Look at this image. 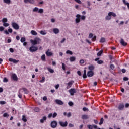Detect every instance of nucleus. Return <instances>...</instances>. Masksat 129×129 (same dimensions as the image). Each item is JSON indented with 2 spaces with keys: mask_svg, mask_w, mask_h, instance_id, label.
<instances>
[{
  "mask_svg": "<svg viewBox=\"0 0 129 129\" xmlns=\"http://www.w3.org/2000/svg\"><path fill=\"white\" fill-rule=\"evenodd\" d=\"M9 61H10V62H13V63H14L15 64H17V63L19 62V60H17L16 59H13L12 58H10L9 59Z\"/></svg>",
  "mask_w": 129,
  "mask_h": 129,
  "instance_id": "13",
  "label": "nucleus"
},
{
  "mask_svg": "<svg viewBox=\"0 0 129 129\" xmlns=\"http://www.w3.org/2000/svg\"><path fill=\"white\" fill-rule=\"evenodd\" d=\"M9 51L11 53H14V49H13V48H10Z\"/></svg>",
  "mask_w": 129,
  "mask_h": 129,
  "instance_id": "55",
  "label": "nucleus"
},
{
  "mask_svg": "<svg viewBox=\"0 0 129 129\" xmlns=\"http://www.w3.org/2000/svg\"><path fill=\"white\" fill-rule=\"evenodd\" d=\"M110 68H111V69H112V70H113L114 69V68H115V67L113 65V64H110Z\"/></svg>",
  "mask_w": 129,
  "mask_h": 129,
  "instance_id": "45",
  "label": "nucleus"
},
{
  "mask_svg": "<svg viewBox=\"0 0 129 129\" xmlns=\"http://www.w3.org/2000/svg\"><path fill=\"white\" fill-rule=\"evenodd\" d=\"M18 97H19V98H22V94H21L20 92H19Z\"/></svg>",
  "mask_w": 129,
  "mask_h": 129,
  "instance_id": "62",
  "label": "nucleus"
},
{
  "mask_svg": "<svg viewBox=\"0 0 129 129\" xmlns=\"http://www.w3.org/2000/svg\"><path fill=\"white\" fill-rule=\"evenodd\" d=\"M87 76L86 75V68H85V70H84V73L83 75V78L85 79L87 78Z\"/></svg>",
  "mask_w": 129,
  "mask_h": 129,
  "instance_id": "25",
  "label": "nucleus"
},
{
  "mask_svg": "<svg viewBox=\"0 0 129 129\" xmlns=\"http://www.w3.org/2000/svg\"><path fill=\"white\" fill-rule=\"evenodd\" d=\"M80 64H84V60L81 59L80 60Z\"/></svg>",
  "mask_w": 129,
  "mask_h": 129,
  "instance_id": "59",
  "label": "nucleus"
},
{
  "mask_svg": "<svg viewBox=\"0 0 129 129\" xmlns=\"http://www.w3.org/2000/svg\"><path fill=\"white\" fill-rule=\"evenodd\" d=\"M34 40H36V42L37 43V45H39V44H40V43H41V41H42L41 38H40L39 37H35L34 38Z\"/></svg>",
  "mask_w": 129,
  "mask_h": 129,
  "instance_id": "16",
  "label": "nucleus"
},
{
  "mask_svg": "<svg viewBox=\"0 0 129 129\" xmlns=\"http://www.w3.org/2000/svg\"><path fill=\"white\" fill-rule=\"evenodd\" d=\"M69 92L70 93L71 95L73 96L74 94L76 93V89L72 88L69 90Z\"/></svg>",
  "mask_w": 129,
  "mask_h": 129,
  "instance_id": "6",
  "label": "nucleus"
},
{
  "mask_svg": "<svg viewBox=\"0 0 129 129\" xmlns=\"http://www.w3.org/2000/svg\"><path fill=\"white\" fill-rule=\"evenodd\" d=\"M53 32L54 34L57 35V34H59V33H60V30L58 28H53Z\"/></svg>",
  "mask_w": 129,
  "mask_h": 129,
  "instance_id": "14",
  "label": "nucleus"
},
{
  "mask_svg": "<svg viewBox=\"0 0 129 129\" xmlns=\"http://www.w3.org/2000/svg\"><path fill=\"white\" fill-rule=\"evenodd\" d=\"M38 47L37 46H35L34 45H32L30 48H29V51L30 52H36V51H38Z\"/></svg>",
  "mask_w": 129,
  "mask_h": 129,
  "instance_id": "4",
  "label": "nucleus"
},
{
  "mask_svg": "<svg viewBox=\"0 0 129 129\" xmlns=\"http://www.w3.org/2000/svg\"><path fill=\"white\" fill-rule=\"evenodd\" d=\"M11 26L13 29L15 30H19L20 29V26H19V24H18L17 23L14 22H11Z\"/></svg>",
  "mask_w": 129,
  "mask_h": 129,
  "instance_id": "3",
  "label": "nucleus"
},
{
  "mask_svg": "<svg viewBox=\"0 0 129 129\" xmlns=\"http://www.w3.org/2000/svg\"><path fill=\"white\" fill-rule=\"evenodd\" d=\"M55 103L59 105H63L64 104V103L61 100L59 99L55 100Z\"/></svg>",
  "mask_w": 129,
  "mask_h": 129,
  "instance_id": "10",
  "label": "nucleus"
},
{
  "mask_svg": "<svg viewBox=\"0 0 129 129\" xmlns=\"http://www.w3.org/2000/svg\"><path fill=\"white\" fill-rule=\"evenodd\" d=\"M66 54H70V55H72L73 54V52L70 50H67L66 51Z\"/></svg>",
  "mask_w": 129,
  "mask_h": 129,
  "instance_id": "38",
  "label": "nucleus"
},
{
  "mask_svg": "<svg viewBox=\"0 0 129 129\" xmlns=\"http://www.w3.org/2000/svg\"><path fill=\"white\" fill-rule=\"evenodd\" d=\"M9 116H10V115H9V114H8V113H4L3 114L4 117H7V118H8V117H9Z\"/></svg>",
  "mask_w": 129,
  "mask_h": 129,
  "instance_id": "35",
  "label": "nucleus"
},
{
  "mask_svg": "<svg viewBox=\"0 0 129 129\" xmlns=\"http://www.w3.org/2000/svg\"><path fill=\"white\" fill-rule=\"evenodd\" d=\"M102 53H103V50H101V51H100L99 52H98L97 53V56L98 57H100V56H101V54H102Z\"/></svg>",
  "mask_w": 129,
  "mask_h": 129,
  "instance_id": "33",
  "label": "nucleus"
},
{
  "mask_svg": "<svg viewBox=\"0 0 129 129\" xmlns=\"http://www.w3.org/2000/svg\"><path fill=\"white\" fill-rule=\"evenodd\" d=\"M105 20H106V21H109L110 20H111V17L110 16L109 13H108V15L105 17Z\"/></svg>",
  "mask_w": 129,
  "mask_h": 129,
  "instance_id": "22",
  "label": "nucleus"
},
{
  "mask_svg": "<svg viewBox=\"0 0 129 129\" xmlns=\"http://www.w3.org/2000/svg\"><path fill=\"white\" fill-rule=\"evenodd\" d=\"M94 75V73L92 71H90L87 72V76L88 77H92Z\"/></svg>",
  "mask_w": 129,
  "mask_h": 129,
  "instance_id": "9",
  "label": "nucleus"
},
{
  "mask_svg": "<svg viewBox=\"0 0 129 129\" xmlns=\"http://www.w3.org/2000/svg\"><path fill=\"white\" fill-rule=\"evenodd\" d=\"M82 118L83 119H85V120L88 119V118H89V116L88 115H85V114L82 115Z\"/></svg>",
  "mask_w": 129,
  "mask_h": 129,
  "instance_id": "21",
  "label": "nucleus"
},
{
  "mask_svg": "<svg viewBox=\"0 0 129 129\" xmlns=\"http://www.w3.org/2000/svg\"><path fill=\"white\" fill-rule=\"evenodd\" d=\"M3 82H8V79H7V78H4L3 79Z\"/></svg>",
  "mask_w": 129,
  "mask_h": 129,
  "instance_id": "60",
  "label": "nucleus"
},
{
  "mask_svg": "<svg viewBox=\"0 0 129 129\" xmlns=\"http://www.w3.org/2000/svg\"><path fill=\"white\" fill-rule=\"evenodd\" d=\"M22 90L23 91H24V93H28V90H27V89L25 88H22Z\"/></svg>",
  "mask_w": 129,
  "mask_h": 129,
  "instance_id": "43",
  "label": "nucleus"
},
{
  "mask_svg": "<svg viewBox=\"0 0 129 129\" xmlns=\"http://www.w3.org/2000/svg\"><path fill=\"white\" fill-rule=\"evenodd\" d=\"M96 40V36H94V37H92V41L94 42Z\"/></svg>",
  "mask_w": 129,
  "mask_h": 129,
  "instance_id": "51",
  "label": "nucleus"
},
{
  "mask_svg": "<svg viewBox=\"0 0 129 129\" xmlns=\"http://www.w3.org/2000/svg\"><path fill=\"white\" fill-rule=\"evenodd\" d=\"M28 2L33 4V3H34V0H24V3L26 4H27Z\"/></svg>",
  "mask_w": 129,
  "mask_h": 129,
  "instance_id": "30",
  "label": "nucleus"
},
{
  "mask_svg": "<svg viewBox=\"0 0 129 129\" xmlns=\"http://www.w3.org/2000/svg\"><path fill=\"white\" fill-rule=\"evenodd\" d=\"M61 64H62V68L63 70L65 71L66 70L65 63L61 62Z\"/></svg>",
  "mask_w": 129,
  "mask_h": 129,
  "instance_id": "47",
  "label": "nucleus"
},
{
  "mask_svg": "<svg viewBox=\"0 0 129 129\" xmlns=\"http://www.w3.org/2000/svg\"><path fill=\"white\" fill-rule=\"evenodd\" d=\"M12 78L15 81H17V80H18V77L17 76V75H16V74H13L12 75Z\"/></svg>",
  "mask_w": 129,
  "mask_h": 129,
  "instance_id": "15",
  "label": "nucleus"
},
{
  "mask_svg": "<svg viewBox=\"0 0 129 129\" xmlns=\"http://www.w3.org/2000/svg\"><path fill=\"white\" fill-rule=\"evenodd\" d=\"M45 79L44 77H42L41 80L39 81L41 83H44L45 82Z\"/></svg>",
  "mask_w": 129,
  "mask_h": 129,
  "instance_id": "36",
  "label": "nucleus"
},
{
  "mask_svg": "<svg viewBox=\"0 0 129 129\" xmlns=\"http://www.w3.org/2000/svg\"><path fill=\"white\" fill-rule=\"evenodd\" d=\"M41 59L42 61L45 62V61H46V55L45 54H43L41 57Z\"/></svg>",
  "mask_w": 129,
  "mask_h": 129,
  "instance_id": "27",
  "label": "nucleus"
},
{
  "mask_svg": "<svg viewBox=\"0 0 129 129\" xmlns=\"http://www.w3.org/2000/svg\"><path fill=\"white\" fill-rule=\"evenodd\" d=\"M92 37H93V34L92 33H90L88 38L91 39V38H93Z\"/></svg>",
  "mask_w": 129,
  "mask_h": 129,
  "instance_id": "50",
  "label": "nucleus"
},
{
  "mask_svg": "<svg viewBox=\"0 0 129 129\" xmlns=\"http://www.w3.org/2000/svg\"><path fill=\"white\" fill-rule=\"evenodd\" d=\"M87 127L89 129H93V125H87Z\"/></svg>",
  "mask_w": 129,
  "mask_h": 129,
  "instance_id": "46",
  "label": "nucleus"
},
{
  "mask_svg": "<svg viewBox=\"0 0 129 129\" xmlns=\"http://www.w3.org/2000/svg\"><path fill=\"white\" fill-rule=\"evenodd\" d=\"M97 63H98V64H102V63H103V61H102V60H98Z\"/></svg>",
  "mask_w": 129,
  "mask_h": 129,
  "instance_id": "57",
  "label": "nucleus"
},
{
  "mask_svg": "<svg viewBox=\"0 0 129 129\" xmlns=\"http://www.w3.org/2000/svg\"><path fill=\"white\" fill-rule=\"evenodd\" d=\"M120 43L122 45V46H126V45H127V43L125 42L124 41V40H123V39L122 38L121 39Z\"/></svg>",
  "mask_w": 129,
  "mask_h": 129,
  "instance_id": "11",
  "label": "nucleus"
},
{
  "mask_svg": "<svg viewBox=\"0 0 129 129\" xmlns=\"http://www.w3.org/2000/svg\"><path fill=\"white\" fill-rule=\"evenodd\" d=\"M85 19H86V17H85V16H81L78 14L76 16L75 23L76 24H79V23H80L81 20H82V21H84Z\"/></svg>",
  "mask_w": 129,
  "mask_h": 129,
  "instance_id": "1",
  "label": "nucleus"
},
{
  "mask_svg": "<svg viewBox=\"0 0 129 129\" xmlns=\"http://www.w3.org/2000/svg\"><path fill=\"white\" fill-rule=\"evenodd\" d=\"M3 3L7 5H10V4H11V0H3Z\"/></svg>",
  "mask_w": 129,
  "mask_h": 129,
  "instance_id": "28",
  "label": "nucleus"
},
{
  "mask_svg": "<svg viewBox=\"0 0 129 129\" xmlns=\"http://www.w3.org/2000/svg\"><path fill=\"white\" fill-rule=\"evenodd\" d=\"M30 33L32 36H37L38 35V33L35 30H31Z\"/></svg>",
  "mask_w": 129,
  "mask_h": 129,
  "instance_id": "19",
  "label": "nucleus"
},
{
  "mask_svg": "<svg viewBox=\"0 0 129 129\" xmlns=\"http://www.w3.org/2000/svg\"><path fill=\"white\" fill-rule=\"evenodd\" d=\"M74 83V81H70L67 84V86L66 87L67 89H69L72 86L73 84Z\"/></svg>",
  "mask_w": 129,
  "mask_h": 129,
  "instance_id": "5",
  "label": "nucleus"
},
{
  "mask_svg": "<svg viewBox=\"0 0 129 129\" xmlns=\"http://www.w3.org/2000/svg\"><path fill=\"white\" fill-rule=\"evenodd\" d=\"M51 126L52 128H55L57 127V121H53L51 122Z\"/></svg>",
  "mask_w": 129,
  "mask_h": 129,
  "instance_id": "8",
  "label": "nucleus"
},
{
  "mask_svg": "<svg viewBox=\"0 0 129 129\" xmlns=\"http://www.w3.org/2000/svg\"><path fill=\"white\" fill-rule=\"evenodd\" d=\"M59 123L61 126L62 127H66V126H67V125L68 124V123L67 121H66L65 122L59 121Z\"/></svg>",
  "mask_w": 129,
  "mask_h": 129,
  "instance_id": "7",
  "label": "nucleus"
},
{
  "mask_svg": "<svg viewBox=\"0 0 129 129\" xmlns=\"http://www.w3.org/2000/svg\"><path fill=\"white\" fill-rule=\"evenodd\" d=\"M68 104H69V105L70 106H72L73 105V102H69L68 103Z\"/></svg>",
  "mask_w": 129,
  "mask_h": 129,
  "instance_id": "56",
  "label": "nucleus"
},
{
  "mask_svg": "<svg viewBox=\"0 0 129 129\" xmlns=\"http://www.w3.org/2000/svg\"><path fill=\"white\" fill-rule=\"evenodd\" d=\"M39 34H40V35H42L43 36H45V35H47V32L46 30H41L39 31Z\"/></svg>",
  "mask_w": 129,
  "mask_h": 129,
  "instance_id": "17",
  "label": "nucleus"
},
{
  "mask_svg": "<svg viewBox=\"0 0 129 129\" xmlns=\"http://www.w3.org/2000/svg\"><path fill=\"white\" fill-rule=\"evenodd\" d=\"M33 12H37L38 14H43V13H44V9L42 8L39 9L38 7H35L33 9Z\"/></svg>",
  "mask_w": 129,
  "mask_h": 129,
  "instance_id": "2",
  "label": "nucleus"
},
{
  "mask_svg": "<svg viewBox=\"0 0 129 129\" xmlns=\"http://www.w3.org/2000/svg\"><path fill=\"white\" fill-rule=\"evenodd\" d=\"M45 54L47 57H51V56H53V53L50 52L49 50L46 51Z\"/></svg>",
  "mask_w": 129,
  "mask_h": 129,
  "instance_id": "12",
  "label": "nucleus"
},
{
  "mask_svg": "<svg viewBox=\"0 0 129 129\" xmlns=\"http://www.w3.org/2000/svg\"><path fill=\"white\" fill-rule=\"evenodd\" d=\"M109 14H110V16L111 17H113L114 18H115L116 17V14L114 12H109Z\"/></svg>",
  "mask_w": 129,
  "mask_h": 129,
  "instance_id": "20",
  "label": "nucleus"
},
{
  "mask_svg": "<svg viewBox=\"0 0 129 129\" xmlns=\"http://www.w3.org/2000/svg\"><path fill=\"white\" fill-rule=\"evenodd\" d=\"M76 60V58L75 56H71L70 57V62H74Z\"/></svg>",
  "mask_w": 129,
  "mask_h": 129,
  "instance_id": "26",
  "label": "nucleus"
},
{
  "mask_svg": "<svg viewBox=\"0 0 129 129\" xmlns=\"http://www.w3.org/2000/svg\"><path fill=\"white\" fill-rule=\"evenodd\" d=\"M5 30V28L3 26H0V32H2V31H4Z\"/></svg>",
  "mask_w": 129,
  "mask_h": 129,
  "instance_id": "54",
  "label": "nucleus"
},
{
  "mask_svg": "<svg viewBox=\"0 0 129 129\" xmlns=\"http://www.w3.org/2000/svg\"><path fill=\"white\" fill-rule=\"evenodd\" d=\"M46 119L47 117L46 116H44L42 119H40V122L41 123H44V121H46Z\"/></svg>",
  "mask_w": 129,
  "mask_h": 129,
  "instance_id": "23",
  "label": "nucleus"
},
{
  "mask_svg": "<svg viewBox=\"0 0 129 129\" xmlns=\"http://www.w3.org/2000/svg\"><path fill=\"white\" fill-rule=\"evenodd\" d=\"M59 87H60V85L57 84V85H55V89H58Z\"/></svg>",
  "mask_w": 129,
  "mask_h": 129,
  "instance_id": "58",
  "label": "nucleus"
},
{
  "mask_svg": "<svg viewBox=\"0 0 129 129\" xmlns=\"http://www.w3.org/2000/svg\"><path fill=\"white\" fill-rule=\"evenodd\" d=\"M52 116H53V114L52 113H50L48 115V118H51V117H52Z\"/></svg>",
  "mask_w": 129,
  "mask_h": 129,
  "instance_id": "53",
  "label": "nucleus"
},
{
  "mask_svg": "<svg viewBox=\"0 0 129 129\" xmlns=\"http://www.w3.org/2000/svg\"><path fill=\"white\" fill-rule=\"evenodd\" d=\"M22 120L24 122H27V118H26V116H25V115H23L22 116Z\"/></svg>",
  "mask_w": 129,
  "mask_h": 129,
  "instance_id": "37",
  "label": "nucleus"
},
{
  "mask_svg": "<svg viewBox=\"0 0 129 129\" xmlns=\"http://www.w3.org/2000/svg\"><path fill=\"white\" fill-rule=\"evenodd\" d=\"M47 99H48V98L46 96L43 97V100H44V101H46Z\"/></svg>",
  "mask_w": 129,
  "mask_h": 129,
  "instance_id": "64",
  "label": "nucleus"
},
{
  "mask_svg": "<svg viewBox=\"0 0 129 129\" xmlns=\"http://www.w3.org/2000/svg\"><path fill=\"white\" fill-rule=\"evenodd\" d=\"M78 4H81V1L80 0H75Z\"/></svg>",
  "mask_w": 129,
  "mask_h": 129,
  "instance_id": "63",
  "label": "nucleus"
},
{
  "mask_svg": "<svg viewBox=\"0 0 129 129\" xmlns=\"http://www.w3.org/2000/svg\"><path fill=\"white\" fill-rule=\"evenodd\" d=\"M3 26L4 27H9V26H10V24L7 23V22H5L4 23H3Z\"/></svg>",
  "mask_w": 129,
  "mask_h": 129,
  "instance_id": "41",
  "label": "nucleus"
},
{
  "mask_svg": "<svg viewBox=\"0 0 129 129\" xmlns=\"http://www.w3.org/2000/svg\"><path fill=\"white\" fill-rule=\"evenodd\" d=\"M0 104L1 105H4V104H6V102L4 101H0Z\"/></svg>",
  "mask_w": 129,
  "mask_h": 129,
  "instance_id": "48",
  "label": "nucleus"
},
{
  "mask_svg": "<svg viewBox=\"0 0 129 129\" xmlns=\"http://www.w3.org/2000/svg\"><path fill=\"white\" fill-rule=\"evenodd\" d=\"M104 120L103 119V118H101L99 124L100 125H101V124H102L103 123Z\"/></svg>",
  "mask_w": 129,
  "mask_h": 129,
  "instance_id": "42",
  "label": "nucleus"
},
{
  "mask_svg": "<svg viewBox=\"0 0 129 129\" xmlns=\"http://www.w3.org/2000/svg\"><path fill=\"white\" fill-rule=\"evenodd\" d=\"M20 41H21V43H24V42H25L26 41V38L24 37H22L20 39Z\"/></svg>",
  "mask_w": 129,
  "mask_h": 129,
  "instance_id": "40",
  "label": "nucleus"
},
{
  "mask_svg": "<svg viewBox=\"0 0 129 129\" xmlns=\"http://www.w3.org/2000/svg\"><path fill=\"white\" fill-rule=\"evenodd\" d=\"M105 38L104 37H102L100 40V43H105Z\"/></svg>",
  "mask_w": 129,
  "mask_h": 129,
  "instance_id": "31",
  "label": "nucleus"
},
{
  "mask_svg": "<svg viewBox=\"0 0 129 129\" xmlns=\"http://www.w3.org/2000/svg\"><path fill=\"white\" fill-rule=\"evenodd\" d=\"M2 22L4 23H7V22H8V19L4 18H3V19L2 20Z\"/></svg>",
  "mask_w": 129,
  "mask_h": 129,
  "instance_id": "34",
  "label": "nucleus"
},
{
  "mask_svg": "<svg viewBox=\"0 0 129 129\" xmlns=\"http://www.w3.org/2000/svg\"><path fill=\"white\" fill-rule=\"evenodd\" d=\"M65 41H66V38H63L61 41H60V43H61V44H62V43H64V42H65Z\"/></svg>",
  "mask_w": 129,
  "mask_h": 129,
  "instance_id": "61",
  "label": "nucleus"
},
{
  "mask_svg": "<svg viewBox=\"0 0 129 129\" xmlns=\"http://www.w3.org/2000/svg\"><path fill=\"white\" fill-rule=\"evenodd\" d=\"M47 70L50 72V73H54V70L50 68H47Z\"/></svg>",
  "mask_w": 129,
  "mask_h": 129,
  "instance_id": "29",
  "label": "nucleus"
},
{
  "mask_svg": "<svg viewBox=\"0 0 129 129\" xmlns=\"http://www.w3.org/2000/svg\"><path fill=\"white\" fill-rule=\"evenodd\" d=\"M30 42H31L32 45H38V44L37 43V42L36 41L35 39L31 40Z\"/></svg>",
  "mask_w": 129,
  "mask_h": 129,
  "instance_id": "24",
  "label": "nucleus"
},
{
  "mask_svg": "<svg viewBox=\"0 0 129 129\" xmlns=\"http://www.w3.org/2000/svg\"><path fill=\"white\" fill-rule=\"evenodd\" d=\"M89 69L90 70V71H92V70L94 69V67L93 66H89Z\"/></svg>",
  "mask_w": 129,
  "mask_h": 129,
  "instance_id": "39",
  "label": "nucleus"
},
{
  "mask_svg": "<svg viewBox=\"0 0 129 129\" xmlns=\"http://www.w3.org/2000/svg\"><path fill=\"white\" fill-rule=\"evenodd\" d=\"M118 108L119 110H122V109H123V108H124V105H123L122 104L119 105Z\"/></svg>",
  "mask_w": 129,
  "mask_h": 129,
  "instance_id": "18",
  "label": "nucleus"
},
{
  "mask_svg": "<svg viewBox=\"0 0 129 129\" xmlns=\"http://www.w3.org/2000/svg\"><path fill=\"white\" fill-rule=\"evenodd\" d=\"M34 111H35V112H39V111H40V109L38 107H36L34 108Z\"/></svg>",
  "mask_w": 129,
  "mask_h": 129,
  "instance_id": "44",
  "label": "nucleus"
},
{
  "mask_svg": "<svg viewBox=\"0 0 129 129\" xmlns=\"http://www.w3.org/2000/svg\"><path fill=\"white\" fill-rule=\"evenodd\" d=\"M8 33H13V29L12 28H9L8 30Z\"/></svg>",
  "mask_w": 129,
  "mask_h": 129,
  "instance_id": "52",
  "label": "nucleus"
},
{
  "mask_svg": "<svg viewBox=\"0 0 129 129\" xmlns=\"http://www.w3.org/2000/svg\"><path fill=\"white\" fill-rule=\"evenodd\" d=\"M56 116H57V113L54 112V113L52 114V117H53V118H55V117H56Z\"/></svg>",
  "mask_w": 129,
  "mask_h": 129,
  "instance_id": "49",
  "label": "nucleus"
},
{
  "mask_svg": "<svg viewBox=\"0 0 129 129\" xmlns=\"http://www.w3.org/2000/svg\"><path fill=\"white\" fill-rule=\"evenodd\" d=\"M123 4H124V5H126V6H127L128 9H129V3L126 2V1H125V0H123Z\"/></svg>",
  "mask_w": 129,
  "mask_h": 129,
  "instance_id": "32",
  "label": "nucleus"
}]
</instances>
